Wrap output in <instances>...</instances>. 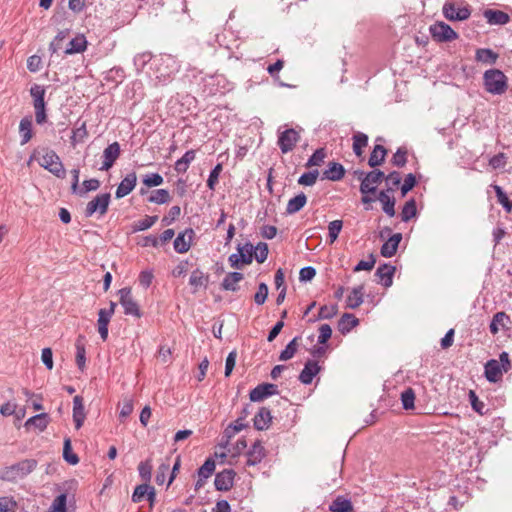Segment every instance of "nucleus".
<instances>
[{"mask_svg":"<svg viewBox=\"0 0 512 512\" xmlns=\"http://www.w3.org/2000/svg\"><path fill=\"white\" fill-rule=\"evenodd\" d=\"M483 81L486 91L494 95L504 94L508 88V78L499 69L485 71Z\"/></svg>","mask_w":512,"mask_h":512,"instance_id":"1","label":"nucleus"},{"mask_svg":"<svg viewBox=\"0 0 512 512\" xmlns=\"http://www.w3.org/2000/svg\"><path fill=\"white\" fill-rule=\"evenodd\" d=\"M36 467L37 461L35 459L21 460L3 470V479L11 482L16 481L32 473Z\"/></svg>","mask_w":512,"mask_h":512,"instance_id":"2","label":"nucleus"},{"mask_svg":"<svg viewBox=\"0 0 512 512\" xmlns=\"http://www.w3.org/2000/svg\"><path fill=\"white\" fill-rule=\"evenodd\" d=\"M38 163L57 178H65L66 170L55 151L46 149L41 157L38 158Z\"/></svg>","mask_w":512,"mask_h":512,"instance_id":"3","label":"nucleus"},{"mask_svg":"<svg viewBox=\"0 0 512 512\" xmlns=\"http://www.w3.org/2000/svg\"><path fill=\"white\" fill-rule=\"evenodd\" d=\"M355 174L361 180L360 192L362 194L375 193L378 185L385 177L384 173L380 170H373L366 175L362 171H355Z\"/></svg>","mask_w":512,"mask_h":512,"instance_id":"4","label":"nucleus"},{"mask_svg":"<svg viewBox=\"0 0 512 512\" xmlns=\"http://www.w3.org/2000/svg\"><path fill=\"white\" fill-rule=\"evenodd\" d=\"M444 17L449 21H464L471 15V9L468 5L446 1L442 7Z\"/></svg>","mask_w":512,"mask_h":512,"instance_id":"5","label":"nucleus"},{"mask_svg":"<svg viewBox=\"0 0 512 512\" xmlns=\"http://www.w3.org/2000/svg\"><path fill=\"white\" fill-rule=\"evenodd\" d=\"M430 34L436 42L444 43L457 40L458 33L443 21H436L429 27Z\"/></svg>","mask_w":512,"mask_h":512,"instance_id":"6","label":"nucleus"},{"mask_svg":"<svg viewBox=\"0 0 512 512\" xmlns=\"http://www.w3.org/2000/svg\"><path fill=\"white\" fill-rule=\"evenodd\" d=\"M119 294V302L124 309V313L126 315H132L136 318H140L142 316V312L138 303L134 300L132 296V290L129 287L122 288L118 291Z\"/></svg>","mask_w":512,"mask_h":512,"instance_id":"7","label":"nucleus"},{"mask_svg":"<svg viewBox=\"0 0 512 512\" xmlns=\"http://www.w3.org/2000/svg\"><path fill=\"white\" fill-rule=\"evenodd\" d=\"M300 132L291 128L279 133L278 146L283 154L291 152L300 141Z\"/></svg>","mask_w":512,"mask_h":512,"instance_id":"8","label":"nucleus"},{"mask_svg":"<svg viewBox=\"0 0 512 512\" xmlns=\"http://www.w3.org/2000/svg\"><path fill=\"white\" fill-rule=\"evenodd\" d=\"M116 303L110 301L109 308L100 309L98 312V332L103 341H106L108 338V325L111 321L112 316L115 313Z\"/></svg>","mask_w":512,"mask_h":512,"instance_id":"9","label":"nucleus"},{"mask_svg":"<svg viewBox=\"0 0 512 512\" xmlns=\"http://www.w3.org/2000/svg\"><path fill=\"white\" fill-rule=\"evenodd\" d=\"M110 197L109 193H103L88 202L85 209L86 216L90 217L96 212H99L100 215H104L107 212Z\"/></svg>","mask_w":512,"mask_h":512,"instance_id":"10","label":"nucleus"},{"mask_svg":"<svg viewBox=\"0 0 512 512\" xmlns=\"http://www.w3.org/2000/svg\"><path fill=\"white\" fill-rule=\"evenodd\" d=\"M120 144L118 142H113L108 145L103 151V162L99 170L108 171L116 162V160L120 156Z\"/></svg>","mask_w":512,"mask_h":512,"instance_id":"11","label":"nucleus"},{"mask_svg":"<svg viewBox=\"0 0 512 512\" xmlns=\"http://www.w3.org/2000/svg\"><path fill=\"white\" fill-rule=\"evenodd\" d=\"M236 473L232 469H225L216 474L214 484L219 491H228L233 487Z\"/></svg>","mask_w":512,"mask_h":512,"instance_id":"12","label":"nucleus"},{"mask_svg":"<svg viewBox=\"0 0 512 512\" xmlns=\"http://www.w3.org/2000/svg\"><path fill=\"white\" fill-rule=\"evenodd\" d=\"M378 200L382 205L383 211L389 216L395 215V198L393 196V188L388 187L386 190H382L378 195Z\"/></svg>","mask_w":512,"mask_h":512,"instance_id":"13","label":"nucleus"},{"mask_svg":"<svg viewBox=\"0 0 512 512\" xmlns=\"http://www.w3.org/2000/svg\"><path fill=\"white\" fill-rule=\"evenodd\" d=\"M512 321L509 315L505 312H497L490 323V332L493 335H496L501 330H508L510 328Z\"/></svg>","mask_w":512,"mask_h":512,"instance_id":"14","label":"nucleus"},{"mask_svg":"<svg viewBox=\"0 0 512 512\" xmlns=\"http://www.w3.org/2000/svg\"><path fill=\"white\" fill-rule=\"evenodd\" d=\"M137 175L135 172L127 174L124 179L120 182L116 189L115 196L117 199L127 196L136 186Z\"/></svg>","mask_w":512,"mask_h":512,"instance_id":"15","label":"nucleus"},{"mask_svg":"<svg viewBox=\"0 0 512 512\" xmlns=\"http://www.w3.org/2000/svg\"><path fill=\"white\" fill-rule=\"evenodd\" d=\"M209 283V275L205 274L200 269L192 271L189 278V285L192 287V292L196 293L200 289H206Z\"/></svg>","mask_w":512,"mask_h":512,"instance_id":"16","label":"nucleus"},{"mask_svg":"<svg viewBox=\"0 0 512 512\" xmlns=\"http://www.w3.org/2000/svg\"><path fill=\"white\" fill-rule=\"evenodd\" d=\"M86 419L83 397L76 395L73 398V421L75 428L80 429Z\"/></svg>","mask_w":512,"mask_h":512,"instance_id":"17","label":"nucleus"},{"mask_svg":"<svg viewBox=\"0 0 512 512\" xmlns=\"http://www.w3.org/2000/svg\"><path fill=\"white\" fill-rule=\"evenodd\" d=\"M504 372L498 360L491 359L485 364V377L489 382H498Z\"/></svg>","mask_w":512,"mask_h":512,"instance_id":"18","label":"nucleus"},{"mask_svg":"<svg viewBox=\"0 0 512 512\" xmlns=\"http://www.w3.org/2000/svg\"><path fill=\"white\" fill-rule=\"evenodd\" d=\"M193 236L194 231L192 229H186L184 232L180 233L174 240V249L181 254L188 252Z\"/></svg>","mask_w":512,"mask_h":512,"instance_id":"19","label":"nucleus"},{"mask_svg":"<svg viewBox=\"0 0 512 512\" xmlns=\"http://www.w3.org/2000/svg\"><path fill=\"white\" fill-rule=\"evenodd\" d=\"M276 391V386L274 384H262L255 387L250 391V400L253 402H258L264 400L266 397L274 394Z\"/></svg>","mask_w":512,"mask_h":512,"instance_id":"20","label":"nucleus"},{"mask_svg":"<svg viewBox=\"0 0 512 512\" xmlns=\"http://www.w3.org/2000/svg\"><path fill=\"white\" fill-rule=\"evenodd\" d=\"M266 456V450L261 441H256L247 453V465H256Z\"/></svg>","mask_w":512,"mask_h":512,"instance_id":"21","label":"nucleus"},{"mask_svg":"<svg viewBox=\"0 0 512 512\" xmlns=\"http://www.w3.org/2000/svg\"><path fill=\"white\" fill-rule=\"evenodd\" d=\"M49 424V416L47 413H40L30 417L24 424L26 430H30L32 427L39 432H43Z\"/></svg>","mask_w":512,"mask_h":512,"instance_id":"22","label":"nucleus"},{"mask_svg":"<svg viewBox=\"0 0 512 512\" xmlns=\"http://www.w3.org/2000/svg\"><path fill=\"white\" fill-rule=\"evenodd\" d=\"M319 371L320 367L317 362L308 361L299 375V380L303 384H310Z\"/></svg>","mask_w":512,"mask_h":512,"instance_id":"23","label":"nucleus"},{"mask_svg":"<svg viewBox=\"0 0 512 512\" xmlns=\"http://www.w3.org/2000/svg\"><path fill=\"white\" fill-rule=\"evenodd\" d=\"M402 235L396 233L392 235L381 247V255L384 257H392L396 254Z\"/></svg>","mask_w":512,"mask_h":512,"instance_id":"24","label":"nucleus"},{"mask_svg":"<svg viewBox=\"0 0 512 512\" xmlns=\"http://www.w3.org/2000/svg\"><path fill=\"white\" fill-rule=\"evenodd\" d=\"M254 427L257 430H266L269 428L270 423L272 421V416L270 410L262 407L259 409L258 413L254 416Z\"/></svg>","mask_w":512,"mask_h":512,"instance_id":"25","label":"nucleus"},{"mask_svg":"<svg viewBox=\"0 0 512 512\" xmlns=\"http://www.w3.org/2000/svg\"><path fill=\"white\" fill-rule=\"evenodd\" d=\"M498 58V53L489 48H478L475 52V60L482 64L493 65Z\"/></svg>","mask_w":512,"mask_h":512,"instance_id":"26","label":"nucleus"},{"mask_svg":"<svg viewBox=\"0 0 512 512\" xmlns=\"http://www.w3.org/2000/svg\"><path fill=\"white\" fill-rule=\"evenodd\" d=\"M484 17L487 19V22L492 25H505L510 21L509 15L500 10H486Z\"/></svg>","mask_w":512,"mask_h":512,"instance_id":"27","label":"nucleus"},{"mask_svg":"<svg viewBox=\"0 0 512 512\" xmlns=\"http://www.w3.org/2000/svg\"><path fill=\"white\" fill-rule=\"evenodd\" d=\"M345 169L340 163L330 162L323 172V178L331 181H339L344 177Z\"/></svg>","mask_w":512,"mask_h":512,"instance_id":"28","label":"nucleus"},{"mask_svg":"<svg viewBox=\"0 0 512 512\" xmlns=\"http://www.w3.org/2000/svg\"><path fill=\"white\" fill-rule=\"evenodd\" d=\"M394 272V266L384 264L377 268L375 275L379 278L385 287H390L392 285Z\"/></svg>","mask_w":512,"mask_h":512,"instance_id":"29","label":"nucleus"},{"mask_svg":"<svg viewBox=\"0 0 512 512\" xmlns=\"http://www.w3.org/2000/svg\"><path fill=\"white\" fill-rule=\"evenodd\" d=\"M363 294V285L353 288L346 300L347 307L350 309L358 308L363 303Z\"/></svg>","mask_w":512,"mask_h":512,"instance_id":"30","label":"nucleus"},{"mask_svg":"<svg viewBox=\"0 0 512 512\" xmlns=\"http://www.w3.org/2000/svg\"><path fill=\"white\" fill-rule=\"evenodd\" d=\"M243 278L244 276L240 272L228 273L223 279L222 288L227 291H237L238 283L242 281Z\"/></svg>","mask_w":512,"mask_h":512,"instance_id":"31","label":"nucleus"},{"mask_svg":"<svg viewBox=\"0 0 512 512\" xmlns=\"http://www.w3.org/2000/svg\"><path fill=\"white\" fill-rule=\"evenodd\" d=\"M331 512H353V505L351 501L343 496H338L329 505Z\"/></svg>","mask_w":512,"mask_h":512,"instance_id":"32","label":"nucleus"},{"mask_svg":"<svg viewBox=\"0 0 512 512\" xmlns=\"http://www.w3.org/2000/svg\"><path fill=\"white\" fill-rule=\"evenodd\" d=\"M215 470V462L212 459H207L204 464L198 469L199 479L196 483V488L203 485V481L209 478Z\"/></svg>","mask_w":512,"mask_h":512,"instance_id":"33","label":"nucleus"},{"mask_svg":"<svg viewBox=\"0 0 512 512\" xmlns=\"http://www.w3.org/2000/svg\"><path fill=\"white\" fill-rule=\"evenodd\" d=\"M19 134L21 137V144L24 145L28 143L32 136V120L29 117H25L20 121L19 124Z\"/></svg>","mask_w":512,"mask_h":512,"instance_id":"34","label":"nucleus"},{"mask_svg":"<svg viewBox=\"0 0 512 512\" xmlns=\"http://www.w3.org/2000/svg\"><path fill=\"white\" fill-rule=\"evenodd\" d=\"M306 203H307L306 195L304 193H300L288 201L287 207H286V212L288 214H294V213L300 211L305 206Z\"/></svg>","mask_w":512,"mask_h":512,"instance_id":"35","label":"nucleus"},{"mask_svg":"<svg viewBox=\"0 0 512 512\" xmlns=\"http://www.w3.org/2000/svg\"><path fill=\"white\" fill-rule=\"evenodd\" d=\"M87 41L83 35L76 36L73 38L68 47L65 50V54L71 55L75 53L83 52L86 49Z\"/></svg>","mask_w":512,"mask_h":512,"instance_id":"36","label":"nucleus"},{"mask_svg":"<svg viewBox=\"0 0 512 512\" xmlns=\"http://www.w3.org/2000/svg\"><path fill=\"white\" fill-rule=\"evenodd\" d=\"M387 155V150L382 145H375L369 157L368 164L371 167H377L383 163Z\"/></svg>","mask_w":512,"mask_h":512,"instance_id":"37","label":"nucleus"},{"mask_svg":"<svg viewBox=\"0 0 512 512\" xmlns=\"http://www.w3.org/2000/svg\"><path fill=\"white\" fill-rule=\"evenodd\" d=\"M239 253L229 256V263L233 268H240L241 265L250 264L252 262L251 254H244L242 249H238Z\"/></svg>","mask_w":512,"mask_h":512,"instance_id":"38","label":"nucleus"},{"mask_svg":"<svg viewBox=\"0 0 512 512\" xmlns=\"http://www.w3.org/2000/svg\"><path fill=\"white\" fill-rule=\"evenodd\" d=\"M30 95L33 98V106L35 107H45V89L43 86L34 84L30 89Z\"/></svg>","mask_w":512,"mask_h":512,"instance_id":"39","label":"nucleus"},{"mask_svg":"<svg viewBox=\"0 0 512 512\" xmlns=\"http://www.w3.org/2000/svg\"><path fill=\"white\" fill-rule=\"evenodd\" d=\"M358 325V319L349 313H345L342 315L339 320L338 327L342 333L349 332L352 328Z\"/></svg>","mask_w":512,"mask_h":512,"instance_id":"40","label":"nucleus"},{"mask_svg":"<svg viewBox=\"0 0 512 512\" xmlns=\"http://www.w3.org/2000/svg\"><path fill=\"white\" fill-rule=\"evenodd\" d=\"M368 144V137L366 134L358 132L353 136V151L358 156L361 157L363 154V149Z\"/></svg>","mask_w":512,"mask_h":512,"instance_id":"41","label":"nucleus"},{"mask_svg":"<svg viewBox=\"0 0 512 512\" xmlns=\"http://www.w3.org/2000/svg\"><path fill=\"white\" fill-rule=\"evenodd\" d=\"M248 425L244 421V417H238L232 424H230L224 431L225 436L230 439L234 437L237 433L242 431Z\"/></svg>","mask_w":512,"mask_h":512,"instance_id":"42","label":"nucleus"},{"mask_svg":"<svg viewBox=\"0 0 512 512\" xmlns=\"http://www.w3.org/2000/svg\"><path fill=\"white\" fill-rule=\"evenodd\" d=\"M299 340H300V337H294L287 344L285 349L280 353V356H279V360L280 361H287V360L291 359L295 355V353H296V351L298 349Z\"/></svg>","mask_w":512,"mask_h":512,"instance_id":"43","label":"nucleus"},{"mask_svg":"<svg viewBox=\"0 0 512 512\" xmlns=\"http://www.w3.org/2000/svg\"><path fill=\"white\" fill-rule=\"evenodd\" d=\"M88 137V131L86 122H82L81 125L72 131L71 136V144L73 147L78 143L84 142V140Z\"/></svg>","mask_w":512,"mask_h":512,"instance_id":"44","label":"nucleus"},{"mask_svg":"<svg viewBox=\"0 0 512 512\" xmlns=\"http://www.w3.org/2000/svg\"><path fill=\"white\" fill-rule=\"evenodd\" d=\"M171 199L170 193L166 189H157L154 190L150 197L148 198V201L150 203L155 204H165L168 203Z\"/></svg>","mask_w":512,"mask_h":512,"instance_id":"45","label":"nucleus"},{"mask_svg":"<svg viewBox=\"0 0 512 512\" xmlns=\"http://www.w3.org/2000/svg\"><path fill=\"white\" fill-rule=\"evenodd\" d=\"M157 219H158L157 216L146 215L143 219H140L133 223L132 231L138 232V231H143V230L149 229L156 223Z\"/></svg>","mask_w":512,"mask_h":512,"instance_id":"46","label":"nucleus"},{"mask_svg":"<svg viewBox=\"0 0 512 512\" xmlns=\"http://www.w3.org/2000/svg\"><path fill=\"white\" fill-rule=\"evenodd\" d=\"M499 204L509 213L512 211V201L507 197L503 189L499 185H492Z\"/></svg>","mask_w":512,"mask_h":512,"instance_id":"47","label":"nucleus"},{"mask_svg":"<svg viewBox=\"0 0 512 512\" xmlns=\"http://www.w3.org/2000/svg\"><path fill=\"white\" fill-rule=\"evenodd\" d=\"M417 213L416 202L414 199H410L405 203L401 212V219L404 222L412 219Z\"/></svg>","mask_w":512,"mask_h":512,"instance_id":"48","label":"nucleus"},{"mask_svg":"<svg viewBox=\"0 0 512 512\" xmlns=\"http://www.w3.org/2000/svg\"><path fill=\"white\" fill-rule=\"evenodd\" d=\"M327 154L324 148L317 149L308 159L306 167L321 166L324 163Z\"/></svg>","mask_w":512,"mask_h":512,"instance_id":"49","label":"nucleus"},{"mask_svg":"<svg viewBox=\"0 0 512 512\" xmlns=\"http://www.w3.org/2000/svg\"><path fill=\"white\" fill-rule=\"evenodd\" d=\"M415 392L412 388H406L401 393V402L405 410H411L414 408Z\"/></svg>","mask_w":512,"mask_h":512,"instance_id":"50","label":"nucleus"},{"mask_svg":"<svg viewBox=\"0 0 512 512\" xmlns=\"http://www.w3.org/2000/svg\"><path fill=\"white\" fill-rule=\"evenodd\" d=\"M63 458L71 465H76L79 462L78 456L72 452L71 441L69 438L64 440Z\"/></svg>","mask_w":512,"mask_h":512,"instance_id":"51","label":"nucleus"},{"mask_svg":"<svg viewBox=\"0 0 512 512\" xmlns=\"http://www.w3.org/2000/svg\"><path fill=\"white\" fill-rule=\"evenodd\" d=\"M342 227H343L342 220H334L329 223L328 231H329L330 244H333L337 240L339 233L342 230Z\"/></svg>","mask_w":512,"mask_h":512,"instance_id":"52","label":"nucleus"},{"mask_svg":"<svg viewBox=\"0 0 512 512\" xmlns=\"http://www.w3.org/2000/svg\"><path fill=\"white\" fill-rule=\"evenodd\" d=\"M152 486L148 484H141L138 485L133 494H132V501L135 503H139L144 500L145 497H147V494L149 493Z\"/></svg>","mask_w":512,"mask_h":512,"instance_id":"53","label":"nucleus"},{"mask_svg":"<svg viewBox=\"0 0 512 512\" xmlns=\"http://www.w3.org/2000/svg\"><path fill=\"white\" fill-rule=\"evenodd\" d=\"M318 176V170L306 172L299 177L298 183L303 186H312L316 183Z\"/></svg>","mask_w":512,"mask_h":512,"instance_id":"54","label":"nucleus"},{"mask_svg":"<svg viewBox=\"0 0 512 512\" xmlns=\"http://www.w3.org/2000/svg\"><path fill=\"white\" fill-rule=\"evenodd\" d=\"M142 182L146 186V188H151V187H157V186L162 185L164 182V179L160 174L152 173V174L146 175L143 178Z\"/></svg>","mask_w":512,"mask_h":512,"instance_id":"55","label":"nucleus"},{"mask_svg":"<svg viewBox=\"0 0 512 512\" xmlns=\"http://www.w3.org/2000/svg\"><path fill=\"white\" fill-rule=\"evenodd\" d=\"M223 166L221 163H218L213 170L210 172V175L207 180V186L209 189L214 190L216 185L218 184L219 175L222 172Z\"/></svg>","mask_w":512,"mask_h":512,"instance_id":"56","label":"nucleus"},{"mask_svg":"<svg viewBox=\"0 0 512 512\" xmlns=\"http://www.w3.org/2000/svg\"><path fill=\"white\" fill-rule=\"evenodd\" d=\"M17 502L12 497H0V512H16Z\"/></svg>","mask_w":512,"mask_h":512,"instance_id":"57","label":"nucleus"},{"mask_svg":"<svg viewBox=\"0 0 512 512\" xmlns=\"http://www.w3.org/2000/svg\"><path fill=\"white\" fill-rule=\"evenodd\" d=\"M338 313L337 305H324L319 309V319H331Z\"/></svg>","mask_w":512,"mask_h":512,"instance_id":"58","label":"nucleus"},{"mask_svg":"<svg viewBox=\"0 0 512 512\" xmlns=\"http://www.w3.org/2000/svg\"><path fill=\"white\" fill-rule=\"evenodd\" d=\"M139 475L141 478L145 481H149L151 479V473H152V463L151 460H146L143 462H140L138 466Z\"/></svg>","mask_w":512,"mask_h":512,"instance_id":"59","label":"nucleus"},{"mask_svg":"<svg viewBox=\"0 0 512 512\" xmlns=\"http://www.w3.org/2000/svg\"><path fill=\"white\" fill-rule=\"evenodd\" d=\"M66 500L65 494L57 496L50 507V512H66Z\"/></svg>","mask_w":512,"mask_h":512,"instance_id":"60","label":"nucleus"},{"mask_svg":"<svg viewBox=\"0 0 512 512\" xmlns=\"http://www.w3.org/2000/svg\"><path fill=\"white\" fill-rule=\"evenodd\" d=\"M86 350L83 344L76 343V364L80 370H84L86 362Z\"/></svg>","mask_w":512,"mask_h":512,"instance_id":"61","label":"nucleus"},{"mask_svg":"<svg viewBox=\"0 0 512 512\" xmlns=\"http://www.w3.org/2000/svg\"><path fill=\"white\" fill-rule=\"evenodd\" d=\"M69 34V31L68 30H62V31H59L58 34L55 36V38L53 39V41L50 43L49 45V49L52 53H55L57 52L60 47H61V42L67 38Z\"/></svg>","mask_w":512,"mask_h":512,"instance_id":"62","label":"nucleus"},{"mask_svg":"<svg viewBox=\"0 0 512 512\" xmlns=\"http://www.w3.org/2000/svg\"><path fill=\"white\" fill-rule=\"evenodd\" d=\"M268 296V286L265 283L259 284L258 291L254 295V301L258 305L265 303Z\"/></svg>","mask_w":512,"mask_h":512,"instance_id":"63","label":"nucleus"},{"mask_svg":"<svg viewBox=\"0 0 512 512\" xmlns=\"http://www.w3.org/2000/svg\"><path fill=\"white\" fill-rule=\"evenodd\" d=\"M407 162V150L403 148H399L392 158V163L395 166L403 167Z\"/></svg>","mask_w":512,"mask_h":512,"instance_id":"64","label":"nucleus"}]
</instances>
